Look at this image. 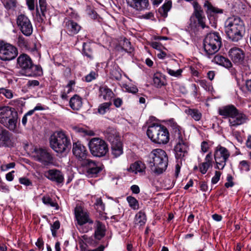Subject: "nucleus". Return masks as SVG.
Returning <instances> with one entry per match:
<instances>
[{"mask_svg": "<svg viewBox=\"0 0 251 251\" xmlns=\"http://www.w3.org/2000/svg\"><path fill=\"white\" fill-rule=\"evenodd\" d=\"M221 45V38L219 33L216 32L208 33L203 40L204 50L209 56L217 52Z\"/></svg>", "mask_w": 251, "mask_h": 251, "instance_id": "obj_7", "label": "nucleus"}, {"mask_svg": "<svg viewBox=\"0 0 251 251\" xmlns=\"http://www.w3.org/2000/svg\"><path fill=\"white\" fill-rule=\"evenodd\" d=\"M12 137V134L9 131L0 126V147H13Z\"/></svg>", "mask_w": 251, "mask_h": 251, "instance_id": "obj_17", "label": "nucleus"}, {"mask_svg": "<svg viewBox=\"0 0 251 251\" xmlns=\"http://www.w3.org/2000/svg\"><path fill=\"white\" fill-rule=\"evenodd\" d=\"M111 153L115 158L123 154V149L121 141L111 144Z\"/></svg>", "mask_w": 251, "mask_h": 251, "instance_id": "obj_32", "label": "nucleus"}, {"mask_svg": "<svg viewBox=\"0 0 251 251\" xmlns=\"http://www.w3.org/2000/svg\"><path fill=\"white\" fill-rule=\"evenodd\" d=\"M35 245L39 250H43L44 249V241L42 238H38Z\"/></svg>", "mask_w": 251, "mask_h": 251, "instance_id": "obj_58", "label": "nucleus"}, {"mask_svg": "<svg viewBox=\"0 0 251 251\" xmlns=\"http://www.w3.org/2000/svg\"><path fill=\"white\" fill-rule=\"evenodd\" d=\"M17 25L22 32L25 36H29L33 32L32 24L29 18L24 14H21L17 17Z\"/></svg>", "mask_w": 251, "mask_h": 251, "instance_id": "obj_13", "label": "nucleus"}, {"mask_svg": "<svg viewBox=\"0 0 251 251\" xmlns=\"http://www.w3.org/2000/svg\"><path fill=\"white\" fill-rule=\"evenodd\" d=\"M237 109L233 105H228L219 109V115L224 118H231L237 112Z\"/></svg>", "mask_w": 251, "mask_h": 251, "instance_id": "obj_23", "label": "nucleus"}, {"mask_svg": "<svg viewBox=\"0 0 251 251\" xmlns=\"http://www.w3.org/2000/svg\"><path fill=\"white\" fill-rule=\"evenodd\" d=\"M105 226L100 221L96 222L95 236L96 239L100 240L105 235Z\"/></svg>", "mask_w": 251, "mask_h": 251, "instance_id": "obj_33", "label": "nucleus"}, {"mask_svg": "<svg viewBox=\"0 0 251 251\" xmlns=\"http://www.w3.org/2000/svg\"><path fill=\"white\" fill-rule=\"evenodd\" d=\"M212 61L226 68H230L232 67L231 61L228 58L221 55L218 54L215 55Z\"/></svg>", "mask_w": 251, "mask_h": 251, "instance_id": "obj_28", "label": "nucleus"}, {"mask_svg": "<svg viewBox=\"0 0 251 251\" xmlns=\"http://www.w3.org/2000/svg\"><path fill=\"white\" fill-rule=\"evenodd\" d=\"M209 149V145L206 141H203L201 144V150L204 152H206L208 151Z\"/></svg>", "mask_w": 251, "mask_h": 251, "instance_id": "obj_61", "label": "nucleus"}, {"mask_svg": "<svg viewBox=\"0 0 251 251\" xmlns=\"http://www.w3.org/2000/svg\"><path fill=\"white\" fill-rule=\"evenodd\" d=\"M2 94L7 99H11L13 96V93L11 90L2 88Z\"/></svg>", "mask_w": 251, "mask_h": 251, "instance_id": "obj_52", "label": "nucleus"}, {"mask_svg": "<svg viewBox=\"0 0 251 251\" xmlns=\"http://www.w3.org/2000/svg\"><path fill=\"white\" fill-rule=\"evenodd\" d=\"M153 83L156 87H161L165 85V79L161 74L156 73L153 78Z\"/></svg>", "mask_w": 251, "mask_h": 251, "instance_id": "obj_37", "label": "nucleus"}, {"mask_svg": "<svg viewBox=\"0 0 251 251\" xmlns=\"http://www.w3.org/2000/svg\"><path fill=\"white\" fill-rule=\"evenodd\" d=\"M247 120L248 118L244 114L237 110V113L229 119V125L230 126H237L245 123Z\"/></svg>", "mask_w": 251, "mask_h": 251, "instance_id": "obj_21", "label": "nucleus"}, {"mask_svg": "<svg viewBox=\"0 0 251 251\" xmlns=\"http://www.w3.org/2000/svg\"><path fill=\"white\" fill-rule=\"evenodd\" d=\"M122 49L126 52L129 53H130L132 50V49L131 47L130 43L127 40L124 41Z\"/></svg>", "mask_w": 251, "mask_h": 251, "instance_id": "obj_50", "label": "nucleus"}, {"mask_svg": "<svg viewBox=\"0 0 251 251\" xmlns=\"http://www.w3.org/2000/svg\"><path fill=\"white\" fill-rule=\"evenodd\" d=\"M185 113L191 116L195 121H199L201 118V113L196 109H188L185 110Z\"/></svg>", "mask_w": 251, "mask_h": 251, "instance_id": "obj_38", "label": "nucleus"}, {"mask_svg": "<svg viewBox=\"0 0 251 251\" xmlns=\"http://www.w3.org/2000/svg\"><path fill=\"white\" fill-rule=\"evenodd\" d=\"M96 78V73L94 72H91L85 76V80L87 82H90Z\"/></svg>", "mask_w": 251, "mask_h": 251, "instance_id": "obj_57", "label": "nucleus"}, {"mask_svg": "<svg viewBox=\"0 0 251 251\" xmlns=\"http://www.w3.org/2000/svg\"><path fill=\"white\" fill-rule=\"evenodd\" d=\"M15 172L14 171H12L8 173H7L6 175V179L7 180L9 181H11L13 180V178H14V176L13 175V174Z\"/></svg>", "mask_w": 251, "mask_h": 251, "instance_id": "obj_63", "label": "nucleus"}, {"mask_svg": "<svg viewBox=\"0 0 251 251\" xmlns=\"http://www.w3.org/2000/svg\"><path fill=\"white\" fill-rule=\"evenodd\" d=\"M123 101L120 98H117L114 100V104L117 107H119L122 105Z\"/></svg>", "mask_w": 251, "mask_h": 251, "instance_id": "obj_64", "label": "nucleus"}, {"mask_svg": "<svg viewBox=\"0 0 251 251\" xmlns=\"http://www.w3.org/2000/svg\"><path fill=\"white\" fill-rule=\"evenodd\" d=\"M121 70L116 65L111 66L109 71L110 77L111 79L120 80L122 78Z\"/></svg>", "mask_w": 251, "mask_h": 251, "instance_id": "obj_34", "label": "nucleus"}, {"mask_svg": "<svg viewBox=\"0 0 251 251\" xmlns=\"http://www.w3.org/2000/svg\"><path fill=\"white\" fill-rule=\"evenodd\" d=\"M91 153L94 156L102 157L108 151V145L103 140L99 138H93L89 142Z\"/></svg>", "mask_w": 251, "mask_h": 251, "instance_id": "obj_8", "label": "nucleus"}, {"mask_svg": "<svg viewBox=\"0 0 251 251\" xmlns=\"http://www.w3.org/2000/svg\"><path fill=\"white\" fill-rule=\"evenodd\" d=\"M169 125L171 127L174 139L177 142L174 149L176 152V157L177 159H181L187 154L188 150V143L186 141L182 128L174 120H170Z\"/></svg>", "mask_w": 251, "mask_h": 251, "instance_id": "obj_2", "label": "nucleus"}, {"mask_svg": "<svg viewBox=\"0 0 251 251\" xmlns=\"http://www.w3.org/2000/svg\"><path fill=\"white\" fill-rule=\"evenodd\" d=\"M43 202L47 205L51 207H57L58 204L56 202H53L49 196H44L42 199Z\"/></svg>", "mask_w": 251, "mask_h": 251, "instance_id": "obj_43", "label": "nucleus"}, {"mask_svg": "<svg viewBox=\"0 0 251 251\" xmlns=\"http://www.w3.org/2000/svg\"><path fill=\"white\" fill-rule=\"evenodd\" d=\"M221 173L219 171H216L215 176L212 178L211 182L213 184L217 183L220 179Z\"/></svg>", "mask_w": 251, "mask_h": 251, "instance_id": "obj_55", "label": "nucleus"}, {"mask_svg": "<svg viewBox=\"0 0 251 251\" xmlns=\"http://www.w3.org/2000/svg\"><path fill=\"white\" fill-rule=\"evenodd\" d=\"M60 224L59 221H56L51 225L50 230L51 231L52 235L53 237L56 236L57 230L60 228Z\"/></svg>", "mask_w": 251, "mask_h": 251, "instance_id": "obj_45", "label": "nucleus"}, {"mask_svg": "<svg viewBox=\"0 0 251 251\" xmlns=\"http://www.w3.org/2000/svg\"><path fill=\"white\" fill-rule=\"evenodd\" d=\"M41 13H39L38 8L37 11V21L40 23H45L46 20L45 12H46V4L45 0H39Z\"/></svg>", "mask_w": 251, "mask_h": 251, "instance_id": "obj_27", "label": "nucleus"}, {"mask_svg": "<svg viewBox=\"0 0 251 251\" xmlns=\"http://www.w3.org/2000/svg\"><path fill=\"white\" fill-rule=\"evenodd\" d=\"M44 176L49 180L57 184H63L64 181L63 173L56 169H50L46 171Z\"/></svg>", "mask_w": 251, "mask_h": 251, "instance_id": "obj_15", "label": "nucleus"}, {"mask_svg": "<svg viewBox=\"0 0 251 251\" xmlns=\"http://www.w3.org/2000/svg\"><path fill=\"white\" fill-rule=\"evenodd\" d=\"M70 106L74 110H78L82 105V99L77 95L72 97L69 101Z\"/></svg>", "mask_w": 251, "mask_h": 251, "instance_id": "obj_29", "label": "nucleus"}, {"mask_svg": "<svg viewBox=\"0 0 251 251\" xmlns=\"http://www.w3.org/2000/svg\"><path fill=\"white\" fill-rule=\"evenodd\" d=\"M26 2L29 9L33 10L35 8V0H26Z\"/></svg>", "mask_w": 251, "mask_h": 251, "instance_id": "obj_60", "label": "nucleus"}, {"mask_svg": "<svg viewBox=\"0 0 251 251\" xmlns=\"http://www.w3.org/2000/svg\"><path fill=\"white\" fill-rule=\"evenodd\" d=\"M104 135L111 144L121 141L119 133L113 127L108 128L105 132Z\"/></svg>", "mask_w": 251, "mask_h": 251, "instance_id": "obj_26", "label": "nucleus"}, {"mask_svg": "<svg viewBox=\"0 0 251 251\" xmlns=\"http://www.w3.org/2000/svg\"><path fill=\"white\" fill-rule=\"evenodd\" d=\"M18 120V114L16 111L6 120L5 123H2V124L10 130L15 131L17 129Z\"/></svg>", "mask_w": 251, "mask_h": 251, "instance_id": "obj_25", "label": "nucleus"}, {"mask_svg": "<svg viewBox=\"0 0 251 251\" xmlns=\"http://www.w3.org/2000/svg\"><path fill=\"white\" fill-rule=\"evenodd\" d=\"M130 207L134 210L139 209V204L137 200L134 197L128 196L126 198Z\"/></svg>", "mask_w": 251, "mask_h": 251, "instance_id": "obj_40", "label": "nucleus"}, {"mask_svg": "<svg viewBox=\"0 0 251 251\" xmlns=\"http://www.w3.org/2000/svg\"><path fill=\"white\" fill-rule=\"evenodd\" d=\"M34 157L36 161L45 166L53 164V157L46 149L42 148L35 149Z\"/></svg>", "mask_w": 251, "mask_h": 251, "instance_id": "obj_14", "label": "nucleus"}, {"mask_svg": "<svg viewBox=\"0 0 251 251\" xmlns=\"http://www.w3.org/2000/svg\"><path fill=\"white\" fill-rule=\"evenodd\" d=\"M75 214L79 225H83L87 223L90 224L93 223V221L89 218L88 213L84 211L81 206H76L75 208Z\"/></svg>", "mask_w": 251, "mask_h": 251, "instance_id": "obj_18", "label": "nucleus"}, {"mask_svg": "<svg viewBox=\"0 0 251 251\" xmlns=\"http://www.w3.org/2000/svg\"><path fill=\"white\" fill-rule=\"evenodd\" d=\"M17 67L21 69L22 75L26 76H36L42 75V68L34 65L27 54H20L17 59Z\"/></svg>", "mask_w": 251, "mask_h": 251, "instance_id": "obj_4", "label": "nucleus"}, {"mask_svg": "<svg viewBox=\"0 0 251 251\" xmlns=\"http://www.w3.org/2000/svg\"><path fill=\"white\" fill-rule=\"evenodd\" d=\"M147 162L151 170L156 174H161L168 166V159L166 152L161 149L153 150L148 156Z\"/></svg>", "mask_w": 251, "mask_h": 251, "instance_id": "obj_3", "label": "nucleus"}, {"mask_svg": "<svg viewBox=\"0 0 251 251\" xmlns=\"http://www.w3.org/2000/svg\"><path fill=\"white\" fill-rule=\"evenodd\" d=\"M146 221L147 219L145 212L140 211L136 214L134 219L135 225L139 226H143L146 224Z\"/></svg>", "mask_w": 251, "mask_h": 251, "instance_id": "obj_35", "label": "nucleus"}, {"mask_svg": "<svg viewBox=\"0 0 251 251\" xmlns=\"http://www.w3.org/2000/svg\"><path fill=\"white\" fill-rule=\"evenodd\" d=\"M15 166V163L14 162H11L7 164L1 165L0 168L2 171H6L9 169L13 168Z\"/></svg>", "mask_w": 251, "mask_h": 251, "instance_id": "obj_54", "label": "nucleus"}, {"mask_svg": "<svg viewBox=\"0 0 251 251\" xmlns=\"http://www.w3.org/2000/svg\"><path fill=\"white\" fill-rule=\"evenodd\" d=\"M130 189L133 193L137 194L140 192V188L137 185H133L131 186Z\"/></svg>", "mask_w": 251, "mask_h": 251, "instance_id": "obj_62", "label": "nucleus"}, {"mask_svg": "<svg viewBox=\"0 0 251 251\" xmlns=\"http://www.w3.org/2000/svg\"><path fill=\"white\" fill-rule=\"evenodd\" d=\"M126 89L127 92L135 94L138 92L137 88L133 85H126Z\"/></svg>", "mask_w": 251, "mask_h": 251, "instance_id": "obj_56", "label": "nucleus"}, {"mask_svg": "<svg viewBox=\"0 0 251 251\" xmlns=\"http://www.w3.org/2000/svg\"><path fill=\"white\" fill-rule=\"evenodd\" d=\"M82 53L90 59L93 58V51L90 43L85 42L83 43Z\"/></svg>", "mask_w": 251, "mask_h": 251, "instance_id": "obj_39", "label": "nucleus"}, {"mask_svg": "<svg viewBox=\"0 0 251 251\" xmlns=\"http://www.w3.org/2000/svg\"><path fill=\"white\" fill-rule=\"evenodd\" d=\"M64 24L68 34L71 36L76 34L81 29V26L76 22L71 20H65Z\"/></svg>", "mask_w": 251, "mask_h": 251, "instance_id": "obj_19", "label": "nucleus"}, {"mask_svg": "<svg viewBox=\"0 0 251 251\" xmlns=\"http://www.w3.org/2000/svg\"><path fill=\"white\" fill-rule=\"evenodd\" d=\"M229 156L230 153L227 149L221 146L216 147L214 152V159L217 165L216 168L223 170Z\"/></svg>", "mask_w": 251, "mask_h": 251, "instance_id": "obj_10", "label": "nucleus"}, {"mask_svg": "<svg viewBox=\"0 0 251 251\" xmlns=\"http://www.w3.org/2000/svg\"><path fill=\"white\" fill-rule=\"evenodd\" d=\"M99 91L100 96L102 97L104 100H109L114 96V93L107 86H100Z\"/></svg>", "mask_w": 251, "mask_h": 251, "instance_id": "obj_31", "label": "nucleus"}, {"mask_svg": "<svg viewBox=\"0 0 251 251\" xmlns=\"http://www.w3.org/2000/svg\"><path fill=\"white\" fill-rule=\"evenodd\" d=\"M172 5V2L171 1H168L165 3H164L161 7V8L159 9V11L161 13H162V11H163V15H167V12L169 11L171 8Z\"/></svg>", "mask_w": 251, "mask_h": 251, "instance_id": "obj_47", "label": "nucleus"}, {"mask_svg": "<svg viewBox=\"0 0 251 251\" xmlns=\"http://www.w3.org/2000/svg\"><path fill=\"white\" fill-rule=\"evenodd\" d=\"M16 111L15 108L9 106L0 107V123H5L6 120Z\"/></svg>", "mask_w": 251, "mask_h": 251, "instance_id": "obj_24", "label": "nucleus"}, {"mask_svg": "<svg viewBox=\"0 0 251 251\" xmlns=\"http://www.w3.org/2000/svg\"><path fill=\"white\" fill-rule=\"evenodd\" d=\"M19 182L21 184L25 185L26 186L32 185L31 181L28 178L25 177L20 178Z\"/></svg>", "mask_w": 251, "mask_h": 251, "instance_id": "obj_53", "label": "nucleus"}, {"mask_svg": "<svg viewBox=\"0 0 251 251\" xmlns=\"http://www.w3.org/2000/svg\"><path fill=\"white\" fill-rule=\"evenodd\" d=\"M225 28L228 39L234 42L241 40L245 32L244 22L237 16L228 18L225 23Z\"/></svg>", "mask_w": 251, "mask_h": 251, "instance_id": "obj_1", "label": "nucleus"}, {"mask_svg": "<svg viewBox=\"0 0 251 251\" xmlns=\"http://www.w3.org/2000/svg\"><path fill=\"white\" fill-rule=\"evenodd\" d=\"M50 143L51 149L58 153L65 152L71 147L69 137L62 131L56 132L51 135Z\"/></svg>", "mask_w": 251, "mask_h": 251, "instance_id": "obj_6", "label": "nucleus"}, {"mask_svg": "<svg viewBox=\"0 0 251 251\" xmlns=\"http://www.w3.org/2000/svg\"><path fill=\"white\" fill-rule=\"evenodd\" d=\"M80 165L86 170V175L90 177H97L102 170V165L90 159L84 160Z\"/></svg>", "mask_w": 251, "mask_h": 251, "instance_id": "obj_9", "label": "nucleus"}, {"mask_svg": "<svg viewBox=\"0 0 251 251\" xmlns=\"http://www.w3.org/2000/svg\"><path fill=\"white\" fill-rule=\"evenodd\" d=\"M73 153L76 158L80 161V163L87 159L88 152L86 148L79 142L73 144Z\"/></svg>", "mask_w": 251, "mask_h": 251, "instance_id": "obj_16", "label": "nucleus"}, {"mask_svg": "<svg viewBox=\"0 0 251 251\" xmlns=\"http://www.w3.org/2000/svg\"><path fill=\"white\" fill-rule=\"evenodd\" d=\"M97 206L100 208L101 210H104V205L102 202V200L100 198H97L95 203Z\"/></svg>", "mask_w": 251, "mask_h": 251, "instance_id": "obj_59", "label": "nucleus"}, {"mask_svg": "<svg viewBox=\"0 0 251 251\" xmlns=\"http://www.w3.org/2000/svg\"><path fill=\"white\" fill-rule=\"evenodd\" d=\"M210 166H211V165L209 164V163L208 164L207 163L205 162L201 163L199 165V169L200 172L202 174H205L207 172L208 169H209Z\"/></svg>", "mask_w": 251, "mask_h": 251, "instance_id": "obj_48", "label": "nucleus"}, {"mask_svg": "<svg viewBox=\"0 0 251 251\" xmlns=\"http://www.w3.org/2000/svg\"><path fill=\"white\" fill-rule=\"evenodd\" d=\"M250 162L246 160H242L239 163V168L243 172H248L250 170Z\"/></svg>", "mask_w": 251, "mask_h": 251, "instance_id": "obj_44", "label": "nucleus"}, {"mask_svg": "<svg viewBox=\"0 0 251 251\" xmlns=\"http://www.w3.org/2000/svg\"><path fill=\"white\" fill-rule=\"evenodd\" d=\"M17 43L21 48L27 49L28 48V42L22 35H19L18 37Z\"/></svg>", "mask_w": 251, "mask_h": 251, "instance_id": "obj_42", "label": "nucleus"}, {"mask_svg": "<svg viewBox=\"0 0 251 251\" xmlns=\"http://www.w3.org/2000/svg\"><path fill=\"white\" fill-rule=\"evenodd\" d=\"M111 105V103L110 102H104L100 104L99 106L98 112L100 114L103 115L105 114L108 110H109Z\"/></svg>", "mask_w": 251, "mask_h": 251, "instance_id": "obj_41", "label": "nucleus"}, {"mask_svg": "<svg viewBox=\"0 0 251 251\" xmlns=\"http://www.w3.org/2000/svg\"><path fill=\"white\" fill-rule=\"evenodd\" d=\"M147 134L153 142L159 144H166L170 139L168 129L164 126L158 124L153 123L149 126Z\"/></svg>", "mask_w": 251, "mask_h": 251, "instance_id": "obj_5", "label": "nucleus"}, {"mask_svg": "<svg viewBox=\"0 0 251 251\" xmlns=\"http://www.w3.org/2000/svg\"><path fill=\"white\" fill-rule=\"evenodd\" d=\"M194 7L195 8V15L197 18L199 25L204 29V28H208V26H206L204 23L205 18L203 16V11L201 10V7L199 4L194 1L193 3Z\"/></svg>", "mask_w": 251, "mask_h": 251, "instance_id": "obj_22", "label": "nucleus"}, {"mask_svg": "<svg viewBox=\"0 0 251 251\" xmlns=\"http://www.w3.org/2000/svg\"><path fill=\"white\" fill-rule=\"evenodd\" d=\"M167 72L171 76L178 77L181 75L182 70L181 69H178L176 71H174L171 69L167 68Z\"/></svg>", "mask_w": 251, "mask_h": 251, "instance_id": "obj_49", "label": "nucleus"}, {"mask_svg": "<svg viewBox=\"0 0 251 251\" xmlns=\"http://www.w3.org/2000/svg\"><path fill=\"white\" fill-rule=\"evenodd\" d=\"M228 55L234 64L242 65L245 70H250L249 65L244 61L245 53L242 50L236 47L232 48L228 51Z\"/></svg>", "mask_w": 251, "mask_h": 251, "instance_id": "obj_12", "label": "nucleus"}, {"mask_svg": "<svg viewBox=\"0 0 251 251\" xmlns=\"http://www.w3.org/2000/svg\"><path fill=\"white\" fill-rule=\"evenodd\" d=\"M86 11L91 18L93 19H96L97 18L98 15L97 14V12L90 7H87Z\"/></svg>", "mask_w": 251, "mask_h": 251, "instance_id": "obj_51", "label": "nucleus"}, {"mask_svg": "<svg viewBox=\"0 0 251 251\" xmlns=\"http://www.w3.org/2000/svg\"><path fill=\"white\" fill-rule=\"evenodd\" d=\"M77 131L83 135L94 136L95 135L93 131L81 127L77 128Z\"/></svg>", "mask_w": 251, "mask_h": 251, "instance_id": "obj_46", "label": "nucleus"}, {"mask_svg": "<svg viewBox=\"0 0 251 251\" xmlns=\"http://www.w3.org/2000/svg\"><path fill=\"white\" fill-rule=\"evenodd\" d=\"M126 3L131 7L137 11H142L148 8L149 0H126Z\"/></svg>", "mask_w": 251, "mask_h": 251, "instance_id": "obj_20", "label": "nucleus"}, {"mask_svg": "<svg viewBox=\"0 0 251 251\" xmlns=\"http://www.w3.org/2000/svg\"><path fill=\"white\" fill-rule=\"evenodd\" d=\"M146 167L144 164L140 161L135 162L130 165L129 170L135 172L137 174L139 173H143L145 171Z\"/></svg>", "mask_w": 251, "mask_h": 251, "instance_id": "obj_36", "label": "nucleus"}, {"mask_svg": "<svg viewBox=\"0 0 251 251\" xmlns=\"http://www.w3.org/2000/svg\"><path fill=\"white\" fill-rule=\"evenodd\" d=\"M204 7L206 8V12L208 17H214L215 14L223 13L222 9H219L214 7L211 3L207 0L205 1L204 2Z\"/></svg>", "mask_w": 251, "mask_h": 251, "instance_id": "obj_30", "label": "nucleus"}, {"mask_svg": "<svg viewBox=\"0 0 251 251\" xmlns=\"http://www.w3.org/2000/svg\"><path fill=\"white\" fill-rule=\"evenodd\" d=\"M17 49L8 43L0 44V59L4 61H11L18 55Z\"/></svg>", "mask_w": 251, "mask_h": 251, "instance_id": "obj_11", "label": "nucleus"}]
</instances>
